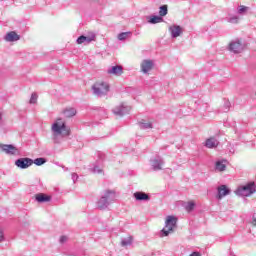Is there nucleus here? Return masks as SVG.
Returning a JSON list of instances; mask_svg holds the SVG:
<instances>
[{"label": "nucleus", "instance_id": "obj_25", "mask_svg": "<svg viewBox=\"0 0 256 256\" xmlns=\"http://www.w3.org/2000/svg\"><path fill=\"white\" fill-rule=\"evenodd\" d=\"M34 165H37V167H41V165H45L47 163L46 158H36L33 160Z\"/></svg>", "mask_w": 256, "mask_h": 256}, {"label": "nucleus", "instance_id": "obj_26", "mask_svg": "<svg viewBox=\"0 0 256 256\" xmlns=\"http://www.w3.org/2000/svg\"><path fill=\"white\" fill-rule=\"evenodd\" d=\"M132 243H133V238L128 237V238L122 239L121 246L122 247H129V245H131Z\"/></svg>", "mask_w": 256, "mask_h": 256}, {"label": "nucleus", "instance_id": "obj_16", "mask_svg": "<svg viewBox=\"0 0 256 256\" xmlns=\"http://www.w3.org/2000/svg\"><path fill=\"white\" fill-rule=\"evenodd\" d=\"M35 199L38 203H49V201H51V196L45 193H38L35 195Z\"/></svg>", "mask_w": 256, "mask_h": 256}, {"label": "nucleus", "instance_id": "obj_10", "mask_svg": "<svg viewBox=\"0 0 256 256\" xmlns=\"http://www.w3.org/2000/svg\"><path fill=\"white\" fill-rule=\"evenodd\" d=\"M153 67H155V62H153L151 59H145L140 64V69L145 75H147V73H149Z\"/></svg>", "mask_w": 256, "mask_h": 256}, {"label": "nucleus", "instance_id": "obj_4", "mask_svg": "<svg viewBox=\"0 0 256 256\" xmlns=\"http://www.w3.org/2000/svg\"><path fill=\"white\" fill-rule=\"evenodd\" d=\"M92 91L97 97H103L109 93V84L107 82H97L92 86Z\"/></svg>", "mask_w": 256, "mask_h": 256}, {"label": "nucleus", "instance_id": "obj_31", "mask_svg": "<svg viewBox=\"0 0 256 256\" xmlns=\"http://www.w3.org/2000/svg\"><path fill=\"white\" fill-rule=\"evenodd\" d=\"M39 96H37V93H32L30 97V104L35 105L37 103V99Z\"/></svg>", "mask_w": 256, "mask_h": 256}, {"label": "nucleus", "instance_id": "obj_9", "mask_svg": "<svg viewBox=\"0 0 256 256\" xmlns=\"http://www.w3.org/2000/svg\"><path fill=\"white\" fill-rule=\"evenodd\" d=\"M15 165L18 169H29L33 165V159L27 157L19 158L15 161Z\"/></svg>", "mask_w": 256, "mask_h": 256}, {"label": "nucleus", "instance_id": "obj_5", "mask_svg": "<svg viewBox=\"0 0 256 256\" xmlns=\"http://www.w3.org/2000/svg\"><path fill=\"white\" fill-rule=\"evenodd\" d=\"M175 227H177V217L167 216L165 221V228L162 229V235L164 237L169 236V233L173 232Z\"/></svg>", "mask_w": 256, "mask_h": 256}, {"label": "nucleus", "instance_id": "obj_1", "mask_svg": "<svg viewBox=\"0 0 256 256\" xmlns=\"http://www.w3.org/2000/svg\"><path fill=\"white\" fill-rule=\"evenodd\" d=\"M52 132L54 135V143H59L57 139H59V135L62 137H69V127H67V124L65 121H63L62 118H58L53 124H52Z\"/></svg>", "mask_w": 256, "mask_h": 256}, {"label": "nucleus", "instance_id": "obj_32", "mask_svg": "<svg viewBox=\"0 0 256 256\" xmlns=\"http://www.w3.org/2000/svg\"><path fill=\"white\" fill-rule=\"evenodd\" d=\"M246 11H249V7H247V6H239L238 7V14L239 15H243V13H245Z\"/></svg>", "mask_w": 256, "mask_h": 256}, {"label": "nucleus", "instance_id": "obj_7", "mask_svg": "<svg viewBox=\"0 0 256 256\" xmlns=\"http://www.w3.org/2000/svg\"><path fill=\"white\" fill-rule=\"evenodd\" d=\"M0 152L6 155H19V148L15 147L13 144H1Z\"/></svg>", "mask_w": 256, "mask_h": 256}, {"label": "nucleus", "instance_id": "obj_15", "mask_svg": "<svg viewBox=\"0 0 256 256\" xmlns=\"http://www.w3.org/2000/svg\"><path fill=\"white\" fill-rule=\"evenodd\" d=\"M4 39L8 43H14L15 41H19V39H21V36L17 34V32L11 31L5 35Z\"/></svg>", "mask_w": 256, "mask_h": 256}, {"label": "nucleus", "instance_id": "obj_33", "mask_svg": "<svg viewBox=\"0 0 256 256\" xmlns=\"http://www.w3.org/2000/svg\"><path fill=\"white\" fill-rule=\"evenodd\" d=\"M92 173H97V174L103 173V169L99 166H94L92 168Z\"/></svg>", "mask_w": 256, "mask_h": 256}, {"label": "nucleus", "instance_id": "obj_3", "mask_svg": "<svg viewBox=\"0 0 256 256\" xmlns=\"http://www.w3.org/2000/svg\"><path fill=\"white\" fill-rule=\"evenodd\" d=\"M255 191V182H249L246 185L239 187L236 190V195H238L239 197H249L250 195H253Z\"/></svg>", "mask_w": 256, "mask_h": 256}, {"label": "nucleus", "instance_id": "obj_22", "mask_svg": "<svg viewBox=\"0 0 256 256\" xmlns=\"http://www.w3.org/2000/svg\"><path fill=\"white\" fill-rule=\"evenodd\" d=\"M148 23H150V25H157V23H163V17L152 15L150 16Z\"/></svg>", "mask_w": 256, "mask_h": 256}, {"label": "nucleus", "instance_id": "obj_28", "mask_svg": "<svg viewBox=\"0 0 256 256\" xmlns=\"http://www.w3.org/2000/svg\"><path fill=\"white\" fill-rule=\"evenodd\" d=\"M128 37H131V32H122L118 35L119 41H125Z\"/></svg>", "mask_w": 256, "mask_h": 256}, {"label": "nucleus", "instance_id": "obj_12", "mask_svg": "<svg viewBox=\"0 0 256 256\" xmlns=\"http://www.w3.org/2000/svg\"><path fill=\"white\" fill-rule=\"evenodd\" d=\"M107 74L114 75L115 77H121V75H123V66L121 65L111 66L107 69Z\"/></svg>", "mask_w": 256, "mask_h": 256}, {"label": "nucleus", "instance_id": "obj_2", "mask_svg": "<svg viewBox=\"0 0 256 256\" xmlns=\"http://www.w3.org/2000/svg\"><path fill=\"white\" fill-rule=\"evenodd\" d=\"M115 191L113 190H107L104 192V195L101 196V198L97 201V207L103 211L107 209V207L110 206L111 203H113L116 199Z\"/></svg>", "mask_w": 256, "mask_h": 256}, {"label": "nucleus", "instance_id": "obj_37", "mask_svg": "<svg viewBox=\"0 0 256 256\" xmlns=\"http://www.w3.org/2000/svg\"><path fill=\"white\" fill-rule=\"evenodd\" d=\"M1 121H3V114L0 111V125H1Z\"/></svg>", "mask_w": 256, "mask_h": 256}, {"label": "nucleus", "instance_id": "obj_13", "mask_svg": "<svg viewBox=\"0 0 256 256\" xmlns=\"http://www.w3.org/2000/svg\"><path fill=\"white\" fill-rule=\"evenodd\" d=\"M169 32L172 39H177V37H180V35L183 33V28H181L179 25H172L169 27Z\"/></svg>", "mask_w": 256, "mask_h": 256}, {"label": "nucleus", "instance_id": "obj_20", "mask_svg": "<svg viewBox=\"0 0 256 256\" xmlns=\"http://www.w3.org/2000/svg\"><path fill=\"white\" fill-rule=\"evenodd\" d=\"M63 115L66 118L75 117V115H77V110L75 108H66L63 110Z\"/></svg>", "mask_w": 256, "mask_h": 256}, {"label": "nucleus", "instance_id": "obj_38", "mask_svg": "<svg viewBox=\"0 0 256 256\" xmlns=\"http://www.w3.org/2000/svg\"><path fill=\"white\" fill-rule=\"evenodd\" d=\"M252 223H253V225H255V227H256V218H253Z\"/></svg>", "mask_w": 256, "mask_h": 256}, {"label": "nucleus", "instance_id": "obj_23", "mask_svg": "<svg viewBox=\"0 0 256 256\" xmlns=\"http://www.w3.org/2000/svg\"><path fill=\"white\" fill-rule=\"evenodd\" d=\"M138 125L140 129H153V122H147L146 120H141Z\"/></svg>", "mask_w": 256, "mask_h": 256}, {"label": "nucleus", "instance_id": "obj_11", "mask_svg": "<svg viewBox=\"0 0 256 256\" xmlns=\"http://www.w3.org/2000/svg\"><path fill=\"white\" fill-rule=\"evenodd\" d=\"M114 115H117L118 117H123V115H127L129 111H131L130 106H127L125 104H120L119 106H116L113 110Z\"/></svg>", "mask_w": 256, "mask_h": 256}, {"label": "nucleus", "instance_id": "obj_24", "mask_svg": "<svg viewBox=\"0 0 256 256\" xmlns=\"http://www.w3.org/2000/svg\"><path fill=\"white\" fill-rule=\"evenodd\" d=\"M167 13H169L167 5L160 6V8H159V16L160 17H165V15H167Z\"/></svg>", "mask_w": 256, "mask_h": 256}, {"label": "nucleus", "instance_id": "obj_6", "mask_svg": "<svg viewBox=\"0 0 256 256\" xmlns=\"http://www.w3.org/2000/svg\"><path fill=\"white\" fill-rule=\"evenodd\" d=\"M245 46L240 40L231 41L228 50L230 53H234L235 55H239V53H243Z\"/></svg>", "mask_w": 256, "mask_h": 256}, {"label": "nucleus", "instance_id": "obj_14", "mask_svg": "<svg viewBox=\"0 0 256 256\" xmlns=\"http://www.w3.org/2000/svg\"><path fill=\"white\" fill-rule=\"evenodd\" d=\"M217 191V199L219 200H221L223 197H227V195L231 193V189H229L226 185L218 186Z\"/></svg>", "mask_w": 256, "mask_h": 256}, {"label": "nucleus", "instance_id": "obj_19", "mask_svg": "<svg viewBox=\"0 0 256 256\" xmlns=\"http://www.w3.org/2000/svg\"><path fill=\"white\" fill-rule=\"evenodd\" d=\"M134 198L136 199V201H149L151 199L149 194L145 192H135Z\"/></svg>", "mask_w": 256, "mask_h": 256}, {"label": "nucleus", "instance_id": "obj_30", "mask_svg": "<svg viewBox=\"0 0 256 256\" xmlns=\"http://www.w3.org/2000/svg\"><path fill=\"white\" fill-rule=\"evenodd\" d=\"M231 107V102L229 100L224 101V106L222 108L223 113H227Z\"/></svg>", "mask_w": 256, "mask_h": 256}, {"label": "nucleus", "instance_id": "obj_39", "mask_svg": "<svg viewBox=\"0 0 256 256\" xmlns=\"http://www.w3.org/2000/svg\"><path fill=\"white\" fill-rule=\"evenodd\" d=\"M3 239H4L3 236H0V243H1V241H3Z\"/></svg>", "mask_w": 256, "mask_h": 256}, {"label": "nucleus", "instance_id": "obj_34", "mask_svg": "<svg viewBox=\"0 0 256 256\" xmlns=\"http://www.w3.org/2000/svg\"><path fill=\"white\" fill-rule=\"evenodd\" d=\"M77 179H79V175H77V173H72V181H73V183H75L77 181Z\"/></svg>", "mask_w": 256, "mask_h": 256}, {"label": "nucleus", "instance_id": "obj_36", "mask_svg": "<svg viewBox=\"0 0 256 256\" xmlns=\"http://www.w3.org/2000/svg\"><path fill=\"white\" fill-rule=\"evenodd\" d=\"M189 256H201V253H199V252H193V253L190 254Z\"/></svg>", "mask_w": 256, "mask_h": 256}, {"label": "nucleus", "instance_id": "obj_27", "mask_svg": "<svg viewBox=\"0 0 256 256\" xmlns=\"http://www.w3.org/2000/svg\"><path fill=\"white\" fill-rule=\"evenodd\" d=\"M185 210L188 212V213H191V211H193V209H195V202L193 201H190L188 202L185 206H184Z\"/></svg>", "mask_w": 256, "mask_h": 256}, {"label": "nucleus", "instance_id": "obj_21", "mask_svg": "<svg viewBox=\"0 0 256 256\" xmlns=\"http://www.w3.org/2000/svg\"><path fill=\"white\" fill-rule=\"evenodd\" d=\"M91 41H93V37L81 35L80 37L77 38L76 43L78 45H83V43H91Z\"/></svg>", "mask_w": 256, "mask_h": 256}, {"label": "nucleus", "instance_id": "obj_29", "mask_svg": "<svg viewBox=\"0 0 256 256\" xmlns=\"http://www.w3.org/2000/svg\"><path fill=\"white\" fill-rule=\"evenodd\" d=\"M227 21L228 23L236 25L237 23H239V16H230L229 18H227Z\"/></svg>", "mask_w": 256, "mask_h": 256}, {"label": "nucleus", "instance_id": "obj_8", "mask_svg": "<svg viewBox=\"0 0 256 256\" xmlns=\"http://www.w3.org/2000/svg\"><path fill=\"white\" fill-rule=\"evenodd\" d=\"M150 165L153 171H161L163 169V165H165V161L161 156H155L150 160Z\"/></svg>", "mask_w": 256, "mask_h": 256}, {"label": "nucleus", "instance_id": "obj_35", "mask_svg": "<svg viewBox=\"0 0 256 256\" xmlns=\"http://www.w3.org/2000/svg\"><path fill=\"white\" fill-rule=\"evenodd\" d=\"M60 243H67V236H61Z\"/></svg>", "mask_w": 256, "mask_h": 256}, {"label": "nucleus", "instance_id": "obj_17", "mask_svg": "<svg viewBox=\"0 0 256 256\" xmlns=\"http://www.w3.org/2000/svg\"><path fill=\"white\" fill-rule=\"evenodd\" d=\"M227 169V160H218L215 163V171L222 173Z\"/></svg>", "mask_w": 256, "mask_h": 256}, {"label": "nucleus", "instance_id": "obj_18", "mask_svg": "<svg viewBox=\"0 0 256 256\" xmlns=\"http://www.w3.org/2000/svg\"><path fill=\"white\" fill-rule=\"evenodd\" d=\"M219 145V140L211 137L208 138L205 142V147H207L208 149H215V147H217Z\"/></svg>", "mask_w": 256, "mask_h": 256}]
</instances>
